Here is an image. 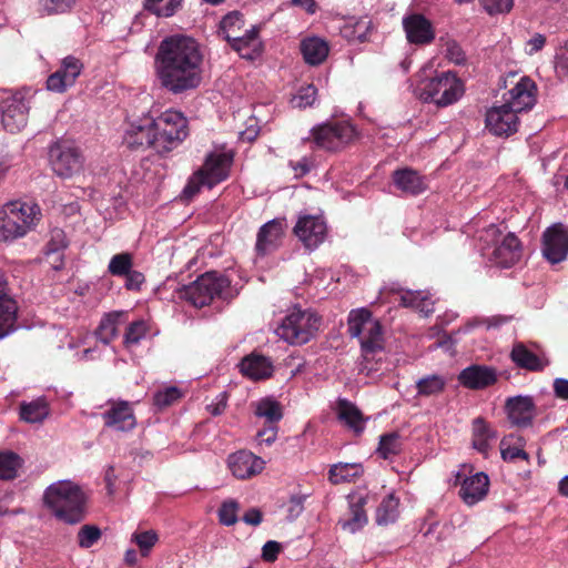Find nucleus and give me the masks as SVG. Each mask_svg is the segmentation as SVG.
<instances>
[{
	"instance_id": "nucleus-33",
	"label": "nucleus",
	"mask_w": 568,
	"mask_h": 568,
	"mask_svg": "<svg viewBox=\"0 0 568 568\" xmlns=\"http://www.w3.org/2000/svg\"><path fill=\"white\" fill-rule=\"evenodd\" d=\"M400 305L410 307L427 317L434 312V302L427 292L407 291L400 295Z\"/></svg>"
},
{
	"instance_id": "nucleus-42",
	"label": "nucleus",
	"mask_w": 568,
	"mask_h": 568,
	"mask_svg": "<svg viewBox=\"0 0 568 568\" xmlns=\"http://www.w3.org/2000/svg\"><path fill=\"white\" fill-rule=\"evenodd\" d=\"M120 317V313H110L106 314L100 322L95 335L99 341L104 344H109L118 333V321Z\"/></svg>"
},
{
	"instance_id": "nucleus-60",
	"label": "nucleus",
	"mask_w": 568,
	"mask_h": 568,
	"mask_svg": "<svg viewBox=\"0 0 568 568\" xmlns=\"http://www.w3.org/2000/svg\"><path fill=\"white\" fill-rule=\"evenodd\" d=\"M247 47H237V53L241 58L246 60H255L261 54V42L258 39H253Z\"/></svg>"
},
{
	"instance_id": "nucleus-21",
	"label": "nucleus",
	"mask_w": 568,
	"mask_h": 568,
	"mask_svg": "<svg viewBox=\"0 0 568 568\" xmlns=\"http://www.w3.org/2000/svg\"><path fill=\"white\" fill-rule=\"evenodd\" d=\"M264 464L262 458L246 450L231 454L227 458L230 470L239 479H246L260 474L264 468Z\"/></svg>"
},
{
	"instance_id": "nucleus-37",
	"label": "nucleus",
	"mask_w": 568,
	"mask_h": 568,
	"mask_svg": "<svg viewBox=\"0 0 568 568\" xmlns=\"http://www.w3.org/2000/svg\"><path fill=\"white\" fill-rule=\"evenodd\" d=\"M510 357L521 368L541 371L545 367L542 361L521 343L514 345Z\"/></svg>"
},
{
	"instance_id": "nucleus-58",
	"label": "nucleus",
	"mask_w": 568,
	"mask_h": 568,
	"mask_svg": "<svg viewBox=\"0 0 568 568\" xmlns=\"http://www.w3.org/2000/svg\"><path fill=\"white\" fill-rule=\"evenodd\" d=\"M67 247V240L64 232L60 229H55L51 232V240L48 244V254H53L61 248Z\"/></svg>"
},
{
	"instance_id": "nucleus-35",
	"label": "nucleus",
	"mask_w": 568,
	"mask_h": 568,
	"mask_svg": "<svg viewBox=\"0 0 568 568\" xmlns=\"http://www.w3.org/2000/svg\"><path fill=\"white\" fill-rule=\"evenodd\" d=\"M497 437L495 430H493L484 419L476 418L473 423V446L475 449L483 454H487L490 449V442Z\"/></svg>"
},
{
	"instance_id": "nucleus-43",
	"label": "nucleus",
	"mask_w": 568,
	"mask_h": 568,
	"mask_svg": "<svg viewBox=\"0 0 568 568\" xmlns=\"http://www.w3.org/2000/svg\"><path fill=\"white\" fill-rule=\"evenodd\" d=\"M255 414L258 417H263L266 422L273 424L277 423L282 417V407L278 402L264 398L256 403Z\"/></svg>"
},
{
	"instance_id": "nucleus-50",
	"label": "nucleus",
	"mask_w": 568,
	"mask_h": 568,
	"mask_svg": "<svg viewBox=\"0 0 568 568\" xmlns=\"http://www.w3.org/2000/svg\"><path fill=\"white\" fill-rule=\"evenodd\" d=\"M148 326L144 321H136L129 325L125 335L124 343L126 345H136L146 335Z\"/></svg>"
},
{
	"instance_id": "nucleus-38",
	"label": "nucleus",
	"mask_w": 568,
	"mask_h": 568,
	"mask_svg": "<svg viewBox=\"0 0 568 568\" xmlns=\"http://www.w3.org/2000/svg\"><path fill=\"white\" fill-rule=\"evenodd\" d=\"M49 415V406L44 398H37L20 405V418L27 423H42Z\"/></svg>"
},
{
	"instance_id": "nucleus-18",
	"label": "nucleus",
	"mask_w": 568,
	"mask_h": 568,
	"mask_svg": "<svg viewBox=\"0 0 568 568\" xmlns=\"http://www.w3.org/2000/svg\"><path fill=\"white\" fill-rule=\"evenodd\" d=\"M110 407L102 414L104 425L116 432H128L135 427V417L129 402L110 400Z\"/></svg>"
},
{
	"instance_id": "nucleus-8",
	"label": "nucleus",
	"mask_w": 568,
	"mask_h": 568,
	"mask_svg": "<svg viewBox=\"0 0 568 568\" xmlns=\"http://www.w3.org/2000/svg\"><path fill=\"white\" fill-rule=\"evenodd\" d=\"M231 163L232 156L226 153L210 154L203 166L190 178L183 190V196L190 200L200 192L202 186L212 189L225 180L229 175Z\"/></svg>"
},
{
	"instance_id": "nucleus-1",
	"label": "nucleus",
	"mask_w": 568,
	"mask_h": 568,
	"mask_svg": "<svg viewBox=\"0 0 568 568\" xmlns=\"http://www.w3.org/2000/svg\"><path fill=\"white\" fill-rule=\"evenodd\" d=\"M155 77L173 95L196 90L203 80V54L199 43L186 36L164 38L154 57Z\"/></svg>"
},
{
	"instance_id": "nucleus-20",
	"label": "nucleus",
	"mask_w": 568,
	"mask_h": 568,
	"mask_svg": "<svg viewBox=\"0 0 568 568\" xmlns=\"http://www.w3.org/2000/svg\"><path fill=\"white\" fill-rule=\"evenodd\" d=\"M286 224L284 219H274L265 223L258 231L255 250L264 256L275 251L282 241Z\"/></svg>"
},
{
	"instance_id": "nucleus-14",
	"label": "nucleus",
	"mask_w": 568,
	"mask_h": 568,
	"mask_svg": "<svg viewBox=\"0 0 568 568\" xmlns=\"http://www.w3.org/2000/svg\"><path fill=\"white\" fill-rule=\"evenodd\" d=\"M542 255L551 264L560 263L567 258L568 233L562 224H554L544 232Z\"/></svg>"
},
{
	"instance_id": "nucleus-7",
	"label": "nucleus",
	"mask_w": 568,
	"mask_h": 568,
	"mask_svg": "<svg viewBox=\"0 0 568 568\" xmlns=\"http://www.w3.org/2000/svg\"><path fill=\"white\" fill-rule=\"evenodd\" d=\"M321 318L311 310L294 307L276 328V334L293 345H302L311 341L318 331Z\"/></svg>"
},
{
	"instance_id": "nucleus-54",
	"label": "nucleus",
	"mask_w": 568,
	"mask_h": 568,
	"mask_svg": "<svg viewBox=\"0 0 568 568\" xmlns=\"http://www.w3.org/2000/svg\"><path fill=\"white\" fill-rule=\"evenodd\" d=\"M480 2L490 16L508 13L514 7V0H480Z\"/></svg>"
},
{
	"instance_id": "nucleus-12",
	"label": "nucleus",
	"mask_w": 568,
	"mask_h": 568,
	"mask_svg": "<svg viewBox=\"0 0 568 568\" xmlns=\"http://www.w3.org/2000/svg\"><path fill=\"white\" fill-rule=\"evenodd\" d=\"M312 136L318 148L338 151L354 141L355 129L346 122L325 123L314 128Z\"/></svg>"
},
{
	"instance_id": "nucleus-13",
	"label": "nucleus",
	"mask_w": 568,
	"mask_h": 568,
	"mask_svg": "<svg viewBox=\"0 0 568 568\" xmlns=\"http://www.w3.org/2000/svg\"><path fill=\"white\" fill-rule=\"evenodd\" d=\"M294 234L305 247L313 250L324 242L327 226L320 215H303L298 217L294 226Z\"/></svg>"
},
{
	"instance_id": "nucleus-39",
	"label": "nucleus",
	"mask_w": 568,
	"mask_h": 568,
	"mask_svg": "<svg viewBox=\"0 0 568 568\" xmlns=\"http://www.w3.org/2000/svg\"><path fill=\"white\" fill-rule=\"evenodd\" d=\"M447 379L443 375H427L416 382L417 395L436 396L444 392Z\"/></svg>"
},
{
	"instance_id": "nucleus-29",
	"label": "nucleus",
	"mask_w": 568,
	"mask_h": 568,
	"mask_svg": "<svg viewBox=\"0 0 568 568\" xmlns=\"http://www.w3.org/2000/svg\"><path fill=\"white\" fill-rule=\"evenodd\" d=\"M240 372L251 379H264L272 375L273 366L271 361L257 353H251L239 364Z\"/></svg>"
},
{
	"instance_id": "nucleus-2",
	"label": "nucleus",
	"mask_w": 568,
	"mask_h": 568,
	"mask_svg": "<svg viewBox=\"0 0 568 568\" xmlns=\"http://www.w3.org/2000/svg\"><path fill=\"white\" fill-rule=\"evenodd\" d=\"M44 503L57 518L67 524H78L84 518V494L71 480L50 485L44 493Z\"/></svg>"
},
{
	"instance_id": "nucleus-19",
	"label": "nucleus",
	"mask_w": 568,
	"mask_h": 568,
	"mask_svg": "<svg viewBox=\"0 0 568 568\" xmlns=\"http://www.w3.org/2000/svg\"><path fill=\"white\" fill-rule=\"evenodd\" d=\"M505 409L509 422L517 427H529L536 416V405L530 396H515L506 400Z\"/></svg>"
},
{
	"instance_id": "nucleus-26",
	"label": "nucleus",
	"mask_w": 568,
	"mask_h": 568,
	"mask_svg": "<svg viewBox=\"0 0 568 568\" xmlns=\"http://www.w3.org/2000/svg\"><path fill=\"white\" fill-rule=\"evenodd\" d=\"M155 136L151 120L143 124L132 123L123 135V143L131 150L152 148L155 151Z\"/></svg>"
},
{
	"instance_id": "nucleus-46",
	"label": "nucleus",
	"mask_w": 568,
	"mask_h": 568,
	"mask_svg": "<svg viewBox=\"0 0 568 568\" xmlns=\"http://www.w3.org/2000/svg\"><path fill=\"white\" fill-rule=\"evenodd\" d=\"M133 265V258L130 253H120L112 256L108 265V271L113 276H125Z\"/></svg>"
},
{
	"instance_id": "nucleus-10",
	"label": "nucleus",
	"mask_w": 568,
	"mask_h": 568,
	"mask_svg": "<svg viewBox=\"0 0 568 568\" xmlns=\"http://www.w3.org/2000/svg\"><path fill=\"white\" fill-rule=\"evenodd\" d=\"M464 93L463 82L452 72H444L417 88V95L424 102L444 108L458 101Z\"/></svg>"
},
{
	"instance_id": "nucleus-48",
	"label": "nucleus",
	"mask_w": 568,
	"mask_h": 568,
	"mask_svg": "<svg viewBox=\"0 0 568 568\" xmlns=\"http://www.w3.org/2000/svg\"><path fill=\"white\" fill-rule=\"evenodd\" d=\"M317 90L313 84L302 87L297 93L292 98L291 103L293 108L305 109L312 106L316 100Z\"/></svg>"
},
{
	"instance_id": "nucleus-17",
	"label": "nucleus",
	"mask_w": 568,
	"mask_h": 568,
	"mask_svg": "<svg viewBox=\"0 0 568 568\" xmlns=\"http://www.w3.org/2000/svg\"><path fill=\"white\" fill-rule=\"evenodd\" d=\"M518 116L505 104L493 106L486 113V128L495 135L508 136L518 129Z\"/></svg>"
},
{
	"instance_id": "nucleus-28",
	"label": "nucleus",
	"mask_w": 568,
	"mask_h": 568,
	"mask_svg": "<svg viewBox=\"0 0 568 568\" xmlns=\"http://www.w3.org/2000/svg\"><path fill=\"white\" fill-rule=\"evenodd\" d=\"M489 478L484 473H477L462 483L459 496L465 504L473 506L484 499L488 493Z\"/></svg>"
},
{
	"instance_id": "nucleus-22",
	"label": "nucleus",
	"mask_w": 568,
	"mask_h": 568,
	"mask_svg": "<svg viewBox=\"0 0 568 568\" xmlns=\"http://www.w3.org/2000/svg\"><path fill=\"white\" fill-rule=\"evenodd\" d=\"M403 28L409 43L428 44L435 39L432 22L423 14L413 13L403 19Z\"/></svg>"
},
{
	"instance_id": "nucleus-11",
	"label": "nucleus",
	"mask_w": 568,
	"mask_h": 568,
	"mask_svg": "<svg viewBox=\"0 0 568 568\" xmlns=\"http://www.w3.org/2000/svg\"><path fill=\"white\" fill-rule=\"evenodd\" d=\"M49 162L53 172L69 179L83 168V158L77 146L68 141H57L49 149Z\"/></svg>"
},
{
	"instance_id": "nucleus-57",
	"label": "nucleus",
	"mask_w": 568,
	"mask_h": 568,
	"mask_svg": "<svg viewBox=\"0 0 568 568\" xmlns=\"http://www.w3.org/2000/svg\"><path fill=\"white\" fill-rule=\"evenodd\" d=\"M258 39L257 31L255 29L248 30L244 36L237 37L230 33L226 34V40L231 43V47L237 51V47H247L251 44V40Z\"/></svg>"
},
{
	"instance_id": "nucleus-55",
	"label": "nucleus",
	"mask_w": 568,
	"mask_h": 568,
	"mask_svg": "<svg viewBox=\"0 0 568 568\" xmlns=\"http://www.w3.org/2000/svg\"><path fill=\"white\" fill-rule=\"evenodd\" d=\"M446 58L458 65L466 62V54L456 41H448L446 43Z\"/></svg>"
},
{
	"instance_id": "nucleus-62",
	"label": "nucleus",
	"mask_w": 568,
	"mask_h": 568,
	"mask_svg": "<svg viewBox=\"0 0 568 568\" xmlns=\"http://www.w3.org/2000/svg\"><path fill=\"white\" fill-rule=\"evenodd\" d=\"M144 282L145 277L143 273L139 271L131 270L125 275V287L130 291H139Z\"/></svg>"
},
{
	"instance_id": "nucleus-16",
	"label": "nucleus",
	"mask_w": 568,
	"mask_h": 568,
	"mask_svg": "<svg viewBox=\"0 0 568 568\" xmlns=\"http://www.w3.org/2000/svg\"><path fill=\"white\" fill-rule=\"evenodd\" d=\"M83 69L82 62L68 55L61 61L60 68L47 79V89L52 92L62 93L75 83L77 78Z\"/></svg>"
},
{
	"instance_id": "nucleus-61",
	"label": "nucleus",
	"mask_w": 568,
	"mask_h": 568,
	"mask_svg": "<svg viewBox=\"0 0 568 568\" xmlns=\"http://www.w3.org/2000/svg\"><path fill=\"white\" fill-rule=\"evenodd\" d=\"M241 23H242V17L240 13L232 12V13L226 14L221 21V30H222L224 37L226 38L227 33L232 34L231 32L233 31V29L235 27L240 28Z\"/></svg>"
},
{
	"instance_id": "nucleus-51",
	"label": "nucleus",
	"mask_w": 568,
	"mask_h": 568,
	"mask_svg": "<svg viewBox=\"0 0 568 568\" xmlns=\"http://www.w3.org/2000/svg\"><path fill=\"white\" fill-rule=\"evenodd\" d=\"M239 504L235 500L224 501L219 509V520L222 525L232 526L237 521Z\"/></svg>"
},
{
	"instance_id": "nucleus-24",
	"label": "nucleus",
	"mask_w": 568,
	"mask_h": 568,
	"mask_svg": "<svg viewBox=\"0 0 568 568\" xmlns=\"http://www.w3.org/2000/svg\"><path fill=\"white\" fill-rule=\"evenodd\" d=\"M497 371L485 365H470L458 374V382L468 389H484L497 382Z\"/></svg>"
},
{
	"instance_id": "nucleus-30",
	"label": "nucleus",
	"mask_w": 568,
	"mask_h": 568,
	"mask_svg": "<svg viewBox=\"0 0 568 568\" xmlns=\"http://www.w3.org/2000/svg\"><path fill=\"white\" fill-rule=\"evenodd\" d=\"M372 28L373 23L368 17L349 18L341 27V34L351 42H365Z\"/></svg>"
},
{
	"instance_id": "nucleus-49",
	"label": "nucleus",
	"mask_w": 568,
	"mask_h": 568,
	"mask_svg": "<svg viewBox=\"0 0 568 568\" xmlns=\"http://www.w3.org/2000/svg\"><path fill=\"white\" fill-rule=\"evenodd\" d=\"M131 541L138 545L142 556H148L158 541V535L153 530L134 532Z\"/></svg>"
},
{
	"instance_id": "nucleus-4",
	"label": "nucleus",
	"mask_w": 568,
	"mask_h": 568,
	"mask_svg": "<svg viewBox=\"0 0 568 568\" xmlns=\"http://www.w3.org/2000/svg\"><path fill=\"white\" fill-rule=\"evenodd\" d=\"M40 207L34 203L13 201L0 209V241L12 242L23 237L40 220Z\"/></svg>"
},
{
	"instance_id": "nucleus-53",
	"label": "nucleus",
	"mask_w": 568,
	"mask_h": 568,
	"mask_svg": "<svg viewBox=\"0 0 568 568\" xmlns=\"http://www.w3.org/2000/svg\"><path fill=\"white\" fill-rule=\"evenodd\" d=\"M73 0H39V10L45 14H55L65 12Z\"/></svg>"
},
{
	"instance_id": "nucleus-25",
	"label": "nucleus",
	"mask_w": 568,
	"mask_h": 568,
	"mask_svg": "<svg viewBox=\"0 0 568 568\" xmlns=\"http://www.w3.org/2000/svg\"><path fill=\"white\" fill-rule=\"evenodd\" d=\"M18 306L7 290V281L0 271V339L14 331Z\"/></svg>"
},
{
	"instance_id": "nucleus-6",
	"label": "nucleus",
	"mask_w": 568,
	"mask_h": 568,
	"mask_svg": "<svg viewBox=\"0 0 568 568\" xmlns=\"http://www.w3.org/2000/svg\"><path fill=\"white\" fill-rule=\"evenodd\" d=\"M155 133V152L165 154L187 136V120L179 111L166 110L156 119L151 120Z\"/></svg>"
},
{
	"instance_id": "nucleus-52",
	"label": "nucleus",
	"mask_w": 568,
	"mask_h": 568,
	"mask_svg": "<svg viewBox=\"0 0 568 568\" xmlns=\"http://www.w3.org/2000/svg\"><path fill=\"white\" fill-rule=\"evenodd\" d=\"M101 537V531L97 526L84 525L78 532L79 546L82 548H90Z\"/></svg>"
},
{
	"instance_id": "nucleus-41",
	"label": "nucleus",
	"mask_w": 568,
	"mask_h": 568,
	"mask_svg": "<svg viewBox=\"0 0 568 568\" xmlns=\"http://www.w3.org/2000/svg\"><path fill=\"white\" fill-rule=\"evenodd\" d=\"M403 449V440L397 432L387 433L381 436L377 448L378 455L388 459L398 455Z\"/></svg>"
},
{
	"instance_id": "nucleus-36",
	"label": "nucleus",
	"mask_w": 568,
	"mask_h": 568,
	"mask_svg": "<svg viewBox=\"0 0 568 568\" xmlns=\"http://www.w3.org/2000/svg\"><path fill=\"white\" fill-rule=\"evenodd\" d=\"M363 474V467L357 463H338L331 466L328 478L332 484L338 485L346 481H353Z\"/></svg>"
},
{
	"instance_id": "nucleus-63",
	"label": "nucleus",
	"mask_w": 568,
	"mask_h": 568,
	"mask_svg": "<svg viewBox=\"0 0 568 568\" xmlns=\"http://www.w3.org/2000/svg\"><path fill=\"white\" fill-rule=\"evenodd\" d=\"M281 551V544L270 540L262 548V557L265 561H274Z\"/></svg>"
},
{
	"instance_id": "nucleus-45",
	"label": "nucleus",
	"mask_w": 568,
	"mask_h": 568,
	"mask_svg": "<svg viewBox=\"0 0 568 568\" xmlns=\"http://www.w3.org/2000/svg\"><path fill=\"white\" fill-rule=\"evenodd\" d=\"M21 466V458L12 452L0 453V478L13 479Z\"/></svg>"
},
{
	"instance_id": "nucleus-47",
	"label": "nucleus",
	"mask_w": 568,
	"mask_h": 568,
	"mask_svg": "<svg viewBox=\"0 0 568 568\" xmlns=\"http://www.w3.org/2000/svg\"><path fill=\"white\" fill-rule=\"evenodd\" d=\"M182 396L181 390L175 386H169L164 389L158 390L153 395V403L154 405L163 409L165 407L171 406L173 403L178 402Z\"/></svg>"
},
{
	"instance_id": "nucleus-59",
	"label": "nucleus",
	"mask_w": 568,
	"mask_h": 568,
	"mask_svg": "<svg viewBox=\"0 0 568 568\" xmlns=\"http://www.w3.org/2000/svg\"><path fill=\"white\" fill-rule=\"evenodd\" d=\"M500 453L505 462H515L517 458L528 460V454L518 447H505V442L500 443Z\"/></svg>"
},
{
	"instance_id": "nucleus-56",
	"label": "nucleus",
	"mask_w": 568,
	"mask_h": 568,
	"mask_svg": "<svg viewBox=\"0 0 568 568\" xmlns=\"http://www.w3.org/2000/svg\"><path fill=\"white\" fill-rule=\"evenodd\" d=\"M555 68L559 74L568 78V42L557 50L555 55Z\"/></svg>"
},
{
	"instance_id": "nucleus-64",
	"label": "nucleus",
	"mask_w": 568,
	"mask_h": 568,
	"mask_svg": "<svg viewBox=\"0 0 568 568\" xmlns=\"http://www.w3.org/2000/svg\"><path fill=\"white\" fill-rule=\"evenodd\" d=\"M546 44V37L541 33H535L526 43V52L532 55L539 52Z\"/></svg>"
},
{
	"instance_id": "nucleus-34",
	"label": "nucleus",
	"mask_w": 568,
	"mask_h": 568,
	"mask_svg": "<svg viewBox=\"0 0 568 568\" xmlns=\"http://www.w3.org/2000/svg\"><path fill=\"white\" fill-rule=\"evenodd\" d=\"M337 413L341 420H343L356 434L364 430L365 419L361 410L347 399H338Z\"/></svg>"
},
{
	"instance_id": "nucleus-15",
	"label": "nucleus",
	"mask_w": 568,
	"mask_h": 568,
	"mask_svg": "<svg viewBox=\"0 0 568 568\" xmlns=\"http://www.w3.org/2000/svg\"><path fill=\"white\" fill-rule=\"evenodd\" d=\"M29 105L21 94H12L2 101V125L11 132H19L28 122Z\"/></svg>"
},
{
	"instance_id": "nucleus-3",
	"label": "nucleus",
	"mask_w": 568,
	"mask_h": 568,
	"mask_svg": "<svg viewBox=\"0 0 568 568\" xmlns=\"http://www.w3.org/2000/svg\"><path fill=\"white\" fill-rule=\"evenodd\" d=\"M480 252L484 257L501 267L516 264L521 255L523 247L518 237L491 224L479 233Z\"/></svg>"
},
{
	"instance_id": "nucleus-27",
	"label": "nucleus",
	"mask_w": 568,
	"mask_h": 568,
	"mask_svg": "<svg viewBox=\"0 0 568 568\" xmlns=\"http://www.w3.org/2000/svg\"><path fill=\"white\" fill-rule=\"evenodd\" d=\"M348 511L338 520L343 530L356 532L367 523V516L364 510L366 498L361 495L348 496Z\"/></svg>"
},
{
	"instance_id": "nucleus-40",
	"label": "nucleus",
	"mask_w": 568,
	"mask_h": 568,
	"mask_svg": "<svg viewBox=\"0 0 568 568\" xmlns=\"http://www.w3.org/2000/svg\"><path fill=\"white\" fill-rule=\"evenodd\" d=\"M399 500L389 494L379 504L376 510V521L378 525H388L394 523L398 517Z\"/></svg>"
},
{
	"instance_id": "nucleus-31",
	"label": "nucleus",
	"mask_w": 568,
	"mask_h": 568,
	"mask_svg": "<svg viewBox=\"0 0 568 568\" xmlns=\"http://www.w3.org/2000/svg\"><path fill=\"white\" fill-rule=\"evenodd\" d=\"M393 181L397 189L409 194H419L426 189L424 178L412 169L396 170Z\"/></svg>"
},
{
	"instance_id": "nucleus-23",
	"label": "nucleus",
	"mask_w": 568,
	"mask_h": 568,
	"mask_svg": "<svg viewBox=\"0 0 568 568\" xmlns=\"http://www.w3.org/2000/svg\"><path fill=\"white\" fill-rule=\"evenodd\" d=\"M535 83L530 79L521 78L520 81L504 95V104L516 114L526 111L535 104Z\"/></svg>"
},
{
	"instance_id": "nucleus-32",
	"label": "nucleus",
	"mask_w": 568,
	"mask_h": 568,
	"mask_svg": "<svg viewBox=\"0 0 568 568\" xmlns=\"http://www.w3.org/2000/svg\"><path fill=\"white\" fill-rule=\"evenodd\" d=\"M301 52L306 63L318 65L327 58L329 48L326 41L313 37L301 42Z\"/></svg>"
},
{
	"instance_id": "nucleus-5",
	"label": "nucleus",
	"mask_w": 568,
	"mask_h": 568,
	"mask_svg": "<svg viewBox=\"0 0 568 568\" xmlns=\"http://www.w3.org/2000/svg\"><path fill=\"white\" fill-rule=\"evenodd\" d=\"M347 332L351 337L359 341L365 357L384 348L383 327L367 308H357L349 312Z\"/></svg>"
},
{
	"instance_id": "nucleus-9",
	"label": "nucleus",
	"mask_w": 568,
	"mask_h": 568,
	"mask_svg": "<svg viewBox=\"0 0 568 568\" xmlns=\"http://www.w3.org/2000/svg\"><path fill=\"white\" fill-rule=\"evenodd\" d=\"M230 284L226 276L217 272H206L190 285L183 286L179 294L181 298L186 300L193 306L203 307L215 297H224V292Z\"/></svg>"
},
{
	"instance_id": "nucleus-44",
	"label": "nucleus",
	"mask_w": 568,
	"mask_h": 568,
	"mask_svg": "<svg viewBox=\"0 0 568 568\" xmlns=\"http://www.w3.org/2000/svg\"><path fill=\"white\" fill-rule=\"evenodd\" d=\"M183 0H144V8L158 17H172Z\"/></svg>"
}]
</instances>
